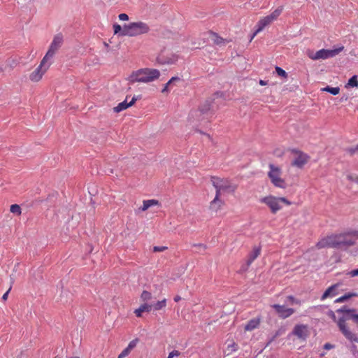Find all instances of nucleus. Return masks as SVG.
Returning <instances> with one entry per match:
<instances>
[{
  "instance_id": "obj_1",
  "label": "nucleus",
  "mask_w": 358,
  "mask_h": 358,
  "mask_svg": "<svg viewBox=\"0 0 358 358\" xmlns=\"http://www.w3.org/2000/svg\"><path fill=\"white\" fill-rule=\"evenodd\" d=\"M336 313H342V316L338 320V326L340 331L350 341L358 343V336L355 333L352 332L345 324L347 320H355L354 316L357 315L355 313V310L348 309L345 307H343L338 309Z\"/></svg>"
},
{
  "instance_id": "obj_2",
  "label": "nucleus",
  "mask_w": 358,
  "mask_h": 358,
  "mask_svg": "<svg viewBox=\"0 0 358 358\" xmlns=\"http://www.w3.org/2000/svg\"><path fill=\"white\" fill-rule=\"evenodd\" d=\"M259 202L264 204L270 210V212L275 215L278 211L282 209L283 205L291 206L292 202L285 197L275 196L272 194H268L262 196L259 199Z\"/></svg>"
},
{
  "instance_id": "obj_3",
  "label": "nucleus",
  "mask_w": 358,
  "mask_h": 358,
  "mask_svg": "<svg viewBox=\"0 0 358 358\" xmlns=\"http://www.w3.org/2000/svg\"><path fill=\"white\" fill-rule=\"evenodd\" d=\"M160 76V72L155 69H141L131 73L129 77V82L134 83H150L157 80Z\"/></svg>"
},
{
  "instance_id": "obj_4",
  "label": "nucleus",
  "mask_w": 358,
  "mask_h": 358,
  "mask_svg": "<svg viewBox=\"0 0 358 358\" xmlns=\"http://www.w3.org/2000/svg\"><path fill=\"white\" fill-rule=\"evenodd\" d=\"M149 25L144 22L138 21L124 24L123 34L129 37H135L146 34L150 31Z\"/></svg>"
},
{
  "instance_id": "obj_5",
  "label": "nucleus",
  "mask_w": 358,
  "mask_h": 358,
  "mask_svg": "<svg viewBox=\"0 0 358 358\" xmlns=\"http://www.w3.org/2000/svg\"><path fill=\"white\" fill-rule=\"evenodd\" d=\"M212 185L216 189L217 194L222 193H233L237 189V185L232 183L228 178H219L217 176H212L210 178Z\"/></svg>"
},
{
  "instance_id": "obj_6",
  "label": "nucleus",
  "mask_w": 358,
  "mask_h": 358,
  "mask_svg": "<svg viewBox=\"0 0 358 358\" xmlns=\"http://www.w3.org/2000/svg\"><path fill=\"white\" fill-rule=\"evenodd\" d=\"M283 10V6H280L274 10L270 15L260 18L256 24V30L251 36L250 41L256 36L257 34L264 30L265 27L270 25L273 22L276 20L281 15Z\"/></svg>"
},
{
  "instance_id": "obj_7",
  "label": "nucleus",
  "mask_w": 358,
  "mask_h": 358,
  "mask_svg": "<svg viewBox=\"0 0 358 358\" xmlns=\"http://www.w3.org/2000/svg\"><path fill=\"white\" fill-rule=\"evenodd\" d=\"M269 171H268V177L273 186L285 189L287 183L285 180L282 177V171L280 167L273 164L268 165Z\"/></svg>"
},
{
  "instance_id": "obj_8",
  "label": "nucleus",
  "mask_w": 358,
  "mask_h": 358,
  "mask_svg": "<svg viewBox=\"0 0 358 358\" xmlns=\"http://www.w3.org/2000/svg\"><path fill=\"white\" fill-rule=\"evenodd\" d=\"M344 50V46L341 45L332 50L321 49L315 52L308 50L307 52L308 57L313 60L327 59L332 58L338 55Z\"/></svg>"
},
{
  "instance_id": "obj_9",
  "label": "nucleus",
  "mask_w": 358,
  "mask_h": 358,
  "mask_svg": "<svg viewBox=\"0 0 358 358\" xmlns=\"http://www.w3.org/2000/svg\"><path fill=\"white\" fill-rule=\"evenodd\" d=\"M211 115L210 104L206 102L201 106L198 110L192 111L190 114V118L198 122H202L205 120H208Z\"/></svg>"
},
{
  "instance_id": "obj_10",
  "label": "nucleus",
  "mask_w": 358,
  "mask_h": 358,
  "mask_svg": "<svg viewBox=\"0 0 358 358\" xmlns=\"http://www.w3.org/2000/svg\"><path fill=\"white\" fill-rule=\"evenodd\" d=\"M64 41L63 35L62 34H56L52 41L51 42L48 50L43 57V59H45L47 62H48L50 59H51L55 53L59 50V49L61 48L62 43Z\"/></svg>"
},
{
  "instance_id": "obj_11",
  "label": "nucleus",
  "mask_w": 358,
  "mask_h": 358,
  "mask_svg": "<svg viewBox=\"0 0 358 358\" xmlns=\"http://www.w3.org/2000/svg\"><path fill=\"white\" fill-rule=\"evenodd\" d=\"M51 64V62H48L45 59H42L39 66L30 73L29 80L34 83L39 82L42 79L43 75L49 69Z\"/></svg>"
},
{
  "instance_id": "obj_12",
  "label": "nucleus",
  "mask_w": 358,
  "mask_h": 358,
  "mask_svg": "<svg viewBox=\"0 0 358 358\" xmlns=\"http://www.w3.org/2000/svg\"><path fill=\"white\" fill-rule=\"evenodd\" d=\"M292 153L293 154V159L291 163L292 166L302 169L310 159V156L302 151L292 150Z\"/></svg>"
},
{
  "instance_id": "obj_13",
  "label": "nucleus",
  "mask_w": 358,
  "mask_h": 358,
  "mask_svg": "<svg viewBox=\"0 0 358 358\" xmlns=\"http://www.w3.org/2000/svg\"><path fill=\"white\" fill-rule=\"evenodd\" d=\"M340 236H342V239L340 241V248L349 247L353 245L358 238V231L350 234H341Z\"/></svg>"
},
{
  "instance_id": "obj_14",
  "label": "nucleus",
  "mask_w": 358,
  "mask_h": 358,
  "mask_svg": "<svg viewBox=\"0 0 358 358\" xmlns=\"http://www.w3.org/2000/svg\"><path fill=\"white\" fill-rule=\"evenodd\" d=\"M292 334L296 336L299 339L305 341L309 335L308 326L303 324H296L292 330Z\"/></svg>"
},
{
  "instance_id": "obj_15",
  "label": "nucleus",
  "mask_w": 358,
  "mask_h": 358,
  "mask_svg": "<svg viewBox=\"0 0 358 358\" xmlns=\"http://www.w3.org/2000/svg\"><path fill=\"white\" fill-rule=\"evenodd\" d=\"M271 307L275 309L278 316L282 319H286L295 313V310L294 308H287L284 305L273 304Z\"/></svg>"
},
{
  "instance_id": "obj_16",
  "label": "nucleus",
  "mask_w": 358,
  "mask_h": 358,
  "mask_svg": "<svg viewBox=\"0 0 358 358\" xmlns=\"http://www.w3.org/2000/svg\"><path fill=\"white\" fill-rule=\"evenodd\" d=\"M178 59V55L172 52H162L157 57V61L162 64H173Z\"/></svg>"
},
{
  "instance_id": "obj_17",
  "label": "nucleus",
  "mask_w": 358,
  "mask_h": 358,
  "mask_svg": "<svg viewBox=\"0 0 358 358\" xmlns=\"http://www.w3.org/2000/svg\"><path fill=\"white\" fill-rule=\"evenodd\" d=\"M220 194L215 193V198L210 202L209 208L210 210L217 212L224 206V202L220 199Z\"/></svg>"
},
{
  "instance_id": "obj_18",
  "label": "nucleus",
  "mask_w": 358,
  "mask_h": 358,
  "mask_svg": "<svg viewBox=\"0 0 358 358\" xmlns=\"http://www.w3.org/2000/svg\"><path fill=\"white\" fill-rule=\"evenodd\" d=\"M340 285H341L339 283H336L328 287L321 296V300L324 301L327 298H331L337 295V289Z\"/></svg>"
},
{
  "instance_id": "obj_19",
  "label": "nucleus",
  "mask_w": 358,
  "mask_h": 358,
  "mask_svg": "<svg viewBox=\"0 0 358 358\" xmlns=\"http://www.w3.org/2000/svg\"><path fill=\"white\" fill-rule=\"evenodd\" d=\"M261 323V317L252 318L245 325V331H252L259 327Z\"/></svg>"
},
{
  "instance_id": "obj_20",
  "label": "nucleus",
  "mask_w": 358,
  "mask_h": 358,
  "mask_svg": "<svg viewBox=\"0 0 358 358\" xmlns=\"http://www.w3.org/2000/svg\"><path fill=\"white\" fill-rule=\"evenodd\" d=\"M138 342V340L137 338L130 341L128 344V346L124 349L119 355L118 358H124L125 357L128 356L131 351L136 346Z\"/></svg>"
},
{
  "instance_id": "obj_21",
  "label": "nucleus",
  "mask_w": 358,
  "mask_h": 358,
  "mask_svg": "<svg viewBox=\"0 0 358 358\" xmlns=\"http://www.w3.org/2000/svg\"><path fill=\"white\" fill-rule=\"evenodd\" d=\"M136 99L133 97L131 101L129 102V103H127V101H124L121 103H120L117 106L114 107L113 108V110L115 112V113H120L125 109H127V108L131 106L132 105L134 104V103L136 102Z\"/></svg>"
},
{
  "instance_id": "obj_22",
  "label": "nucleus",
  "mask_w": 358,
  "mask_h": 358,
  "mask_svg": "<svg viewBox=\"0 0 358 358\" xmlns=\"http://www.w3.org/2000/svg\"><path fill=\"white\" fill-rule=\"evenodd\" d=\"M152 309V306L147 303L141 305L138 308L136 309L134 313L136 317H141L143 312H150Z\"/></svg>"
},
{
  "instance_id": "obj_23",
  "label": "nucleus",
  "mask_w": 358,
  "mask_h": 358,
  "mask_svg": "<svg viewBox=\"0 0 358 358\" xmlns=\"http://www.w3.org/2000/svg\"><path fill=\"white\" fill-rule=\"evenodd\" d=\"M261 253V248L259 247H255L252 251L249 254L247 260V265L249 266L256 258L259 257Z\"/></svg>"
},
{
  "instance_id": "obj_24",
  "label": "nucleus",
  "mask_w": 358,
  "mask_h": 358,
  "mask_svg": "<svg viewBox=\"0 0 358 358\" xmlns=\"http://www.w3.org/2000/svg\"><path fill=\"white\" fill-rule=\"evenodd\" d=\"M331 248H340V241L342 239V236L340 234H332L328 236Z\"/></svg>"
},
{
  "instance_id": "obj_25",
  "label": "nucleus",
  "mask_w": 358,
  "mask_h": 358,
  "mask_svg": "<svg viewBox=\"0 0 358 358\" xmlns=\"http://www.w3.org/2000/svg\"><path fill=\"white\" fill-rule=\"evenodd\" d=\"M238 350V345L234 341H227V346L225 350L227 355H231L232 353L236 352Z\"/></svg>"
},
{
  "instance_id": "obj_26",
  "label": "nucleus",
  "mask_w": 358,
  "mask_h": 358,
  "mask_svg": "<svg viewBox=\"0 0 358 358\" xmlns=\"http://www.w3.org/2000/svg\"><path fill=\"white\" fill-rule=\"evenodd\" d=\"M316 248L317 249H322L325 248H331V244L328 236L324 237L321 238L316 244Z\"/></svg>"
},
{
  "instance_id": "obj_27",
  "label": "nucleus",
  "mask_w": 358,
  "mask_h": 358,
  "mask_svg": "<svg viewBox=\"0 0 358 358\" xmlns=\"http://www.w3.org/2000/svg\"><path fill=\"white\" fill-rule=\"evenodd\" d=\"M159 205V201L155 199H150V200H145L143 202V206L141 207V210L143 211H145L148 210L150 207L152 206H157Z\"/></svg>"
},
{
  "instance_id": "obj_28",
  "label": "nucleus",
  "mask_w": 358,
  "mask_h": 358,
  "mask_svg": "<svg viewBox=\"0 0 358 358\" xmlns=\"http://www.w3.org/2000/svg\"><path fill=\"white\" fill-rule=\"evenodd\" d=\"M113 28L114 34L118 35L119 36H126L124 34H122L123 31H124V26L121 27L118 24H114L113 25Z\"/></svg>"
},
{
  "instance_id": "obj_29",
  "label": "nucleus",
  "mask_w": 358,
  "mask_h": 358,
  "mask_svg": "<svg viewBox=\"0 0 358 358\" xmlns=\"http://www.w3.org/2000/svg\"><path fill=\"white\" fill-rule=\"evenodd\" d=\"M322 91L329 92L333 95H337L340 92V88L338 87H332L327 86L326 87L322 88Z\"/></svg>"
},
{
  "instance_id": "obj_30",
  "label": "nucleus",
  "mask_w": 358,
  "mask_h": 358,
  "mask_svg": "<svg viewBox=\"0 0 358 358\" xmlns=\"http://www.w3.org/2000/svg\"><path fill=\"white\" fill-rule=\"evenodd\" d=\"M152 308L155 310H161V309H162V308L166 307V299H164L163 300L159 301L156 303H155L154 305H152Z\"/></svg>"
},
{
  "instance_id": "obj_31",
  "label": "nucleus",
  "mask_w": 358,
  "mask_h": 358,
  "mask_svg": "<svg viewBox=\"0 0 358 358\" xmlns=\"http://www.w3.org/2000/svg\"><path fill=\"white\" fill-rule=\"evenodd\" d=\"M179 80L178 77H172L164 85V88L162 90V93H168L169 92V85L174 81Z\"/></svg>"
},
{
  "instance_id": "obj_32",
  "label": "nucleus",
  "mask_w": 358,
  "mask_h": 358,
  "mask_svg": "<svg viewBox=\"0 0 358 358\" xmlns=\"http://www.w3.org/2000/svg\"><path fill=\"white\" fill-rule=\"evenodd\" d=\"M347 86H349V87H358L357 76H353L352 77H351L349 79V80H348Z\"/></svg>"
},
{
  "instance_id": "obj_33",
  "label": "nucleus",
  "mask_w": 358,
  "mask_h": 358,
  "mask_svg": "<svg viewBox=\"0 0 358 358\" xmlns=\"http://www.w3.org/2000/svg\"><path fill=\"white\" fill-rule=\"evenodd\" d=\"M152 299V294L146 290L143 291L141 295V299L143 301H148Z\"/></svg>"
},
{
  "instance_id": "obj_34",
  "label": "nucleus",
  "mask_w": 358,
  "mask_h": 358,
  "mask_svg": "<svg viewBox=\"0 0 358 358\" xmlns=\"http://www.w3.org/2000/svg\"><path fill=\"white\" fill-rule=\"evenodd\" d=\"M10 210L12 213L20 215L21 214V208L17 204H13L10 206Z\"/></svg>"
},
{
  "instance_id": "obj_35",
  "label": "nucleus",
  "mask_w": 358,
  "mask_h": 358,
  "mask_svg": "<svg viewBox=\"0 0 358 358\" xmlns=\"http://www.w3.org/2000/svg\"><path fill=\"white\" fill-rule=\"evenodd\" d=\"M346 178L349 181L358 184V175L349 173L347 175Z\"/></svg>"
},
{
  "instance_id": "obj_36",
  "label": "nucleus",
  "mask_w": 358,
  "mask_h": 358,
  "mask_svg": "<svg viewBox=\"0 0 358 358\" xmlns=\"http://www.w3.org/2000/svg\"><path fill=\"white\" fill-rule=\"evenodd\" d=\"M275 72L280 77H283L285 78L287 77V73H286V71L279 66L275 67Z\"/></svg>"
},
{
  "instance_id": "obj_37",
  "label": "nucleus",
  "mask_w": 358,
  "mask_h": 358,
  "mask_svg": "<svg viewBox=\"0 0 358 358\" xmlns=\"http://www.w3.org/2000/svg\"><path fill=\"white\" fill-rule=\"evenodd\" d=\"M197 249V252L201 251H205L207 249V246L203 243H196L192 245Z\"/></svg>"
},
{
  "instance_id": "obj_38",
  "label": "nucleus",
  "mask_w": 358,
  "mask_h": 358,
  "mask_svg": "<svg viewBox=\"0 0 358 358\" xmlns=\"http://www.w3.org/2000/svg\"><path fill=\"white\" fill-rule=\"evenodd\" d=\"M287 299L292 304L301 305V301L296 299L294 296L292 295L288 296Z\"/></svg>"
},
{
  "instance_id": "obj_39",
  "label": "nucleus",
  "mask_w": 358,
  "mask_h": 358,
  "mask_svg": "<svg viewBox=\"0 0 358 358\" xmlns=\"http://www.w3.org/2000/svg\"><path fill=\"white\" fill-rule=\"evenodd\" d=\"M357 296H358V294L356 292H349V293H347V294H344L343 296H342V297L343 298V301H345L352 297Z\"/></svg>"
},
{
  "instance_id": "obj_40",
  "label": "nucleus",
  "mask_w": 358,
  "mask_h": 358,
  "mask_svg": "<svg viewBox=\"0 0 358 358\" xmlns=\"http://www.w3.org/2000/svg\"><path fill=\"white\" fill-rule=\"evenodd\" d=\"M357 296H358V294L356 292H349V293H347V294H344L343 296H342V297L343 298V301H345L352 297Z\"/></svg>"
},
{
  "instance_id": "obj_41",
  "label": "nucleus",
  "mask_w": 358,
  "mask_h": 358,
  "mask_svg": "<svg viewBox=\"0 0 358 358\" xmlns=\"http://www.w3.org/2000/svg\"><path fill=\"white\" fill-rule=\"evenodd\" d=\"M357 296H358V294L356 292H349V293H347V294H344L343 296H342V297L343 298V301H345L352 297Z\"/></svg>"
},
{
  "instance_id": "obj_42",
  "label": "nucleus",
  "mask_w": 358,
  "mask_h": 358,
  "mask_svg": "<svg viewBox=\"0 0 358 358\" xmlns=\"http://www.w3.org/2000/svg\"><path fill=\"white\" fill-rule=\"evenodd\" d=\"M214 43L216 44H221L223 42V38L218 36L216 34H213V38Z\"/></svg>"
},
{
  "instance_id": "obj_43",
  "label": "nucleus",
  "mask_w": 358,
  "mask_h": 358,
  "mask_svg": "<svg viewBox=\"0 0 358 358\" xmlns=\"http://www.w3.org/2000/svg\"><path fill=\"white\" fill-rule=\"evenodd\" d=\"M327 315L335 322H336L338 324V320L336 319V316L335 315V313L332 310H329L327 312Z\"/></svg>"
},
{
  "instance_id": "obj_44",
  "label": "nucleus",
  "mask_w": 358,
  "mask_h": 358,
  "mask_svg": "<svg viewBox=\"0 0 358 358\" xmlns=\"http://www.w3.org/2000/svg\"><path fill=\"white\" fill-rule=\"evenodd\" d=\"M347 151L351 155L355 154L356 152H358V144L354 147L348 148Z\"/></svg>"
},
{
  "instance_id": "obj_45",
  "label": "nucleus",
  "mask_w": 358,
  "mask_h": 358,
  "mask_svg": "<svg viewBox=\"0 0 358 358\" xmlns=\"http://www.w3.org/2000/svg\"><path fill=\"white\" fill-rule=\"evenodd\" d=\"M167 247L166 246H155L153 248V251L155 252H163L166 250H167Z\"/></svg>"
},
{
  "instance_id": "obj_46",
  "label": "nucleus",
  "mask_w": 358,
  "mask_h": 358,
  "mask_svg": "<svg viewBox=\"0 0 358 358\" xmlns=\"http://www.w3.org/2000/svg\"><path fill=\"white\" fill-rule=\"evenodd\" d=\"M118 19L121 21H128L129 17L126 13H121L118 15Z\"/></svg>"
},
{
  "instance_id": "obj_47",
  "label": "nucleus",
  "mask_w": 358,
  "mask_h": 358,
  "mask_svg": "<svg viewBox=\"0 0 358 358\" xmlns=\"http://www.w3.org/2000/svg\"><path fill=\"white\" fill-rule=\"evenodd\" d=\"M180 352L178 350H173L171 352L167 358H173V357H178Z\"/></svg>"
},
{
  "instance_id": "obj_48",
  "label": "nucleus",
  "mask_w": 358,
  "mask_h": 358,
  "mask_svg": "<svg viewBox=\"0 0 358 358\" xmlns=\"http://www.w3.org/2000/svg\"><path fill=\"white\" fill-rule=\"evenodd\" d=\"M347 275H348L350 277H355L358 276V268L353 269L350 271H349Z\"/></svg>"
},
{
  "instance_id": "obj_49",
  "label": "nucleus",
  "mask_w": 358,
  "mask_h": 358,
  "mask_svg": "<svg viewBox=\"0 0 358 358\" xmlns=\"http://www.w3.org/2000/svg\"><path fill=\"white\" fill-rule=\"evenodd\" d=\"M10 289H11V286L9 287L8 291L6 293H4V294L3 295L2 300H3V301H6L7 300L8 296V293L10 291Z\"/></svg>"
},
{
  "instance_id": "obj_50",
  "label": "nucleus",
  "mask_w": 358,
  "mask_h": 358,
  "mask_svg": "<svg viewBox=\"0 0 358 358\" xmlns=\"http://www.w3.org/2000/svg\"><path fill=\"white\" fill-rule=\"evenodd\" d=\"M324 348L326 350H330L333 348V345L330 343H325L324 345Z\"/></svg>"
},
{
  "instance_id": "obj_51",
  "label": "nucleus",
  "mask_w": 358,
  "mask_h": 358,
  "mask_svg": "<svg viewBox=\"0 0 358 358\" xmlns=\"http://www.w3.org/2000/svg\"><path fill=\"white\" fill-rule=\"evenodd\" d=\"M335 302H336V303H343V302H344V301H343V298L342 296H341V297H339V298L336 299L335 300Z\"/></svg>"
},
{
  "instance_id": "obj_52",
  "label": "nucleus",
  "mask_w": 358,
  "mask_h": 358,
  "mask_svg": "<svg viewBox=\"0 0 358 358\" xmlns=\"http://www.w3.org/2000/svg\"><path fill=\"white\" fill-rule=\"evenodd\" d=\"M173 299L176 302H178L181 300V297L179 295H176Z\"/></svg>"
},
{
  "instance_id": "obj_53",
  "label": "nucleus",
  "mask_w": 358,
  "mask_h": 358,
  "mask_svg": "<svg viewBox=\"0 0 358 358\" xmlns=\"http://www.w3.org/2000/svg\"><path fill=\"white\" fill-rule=\"evenodd\" d=\"M259 85H262V86H264L266 85V82H265L264 80H259Z\"/></svg>"
},
{
  "instance_id": "obj_54",
  "label": "nucleus",
  "mask_w": 358,
  "mask_h": 358,
  "mask_svg": "<svg viewBox=\"0 0 358 358\" xmlns=\"http://www.w3.org/2000/svg\"><path fill=\"white\" fill-rule=\"evenodd\" d=\"M354 317H355V320L353 321H355L357 324H358V314L357 315H355Z\"/></svg>"
}]
</instances>
